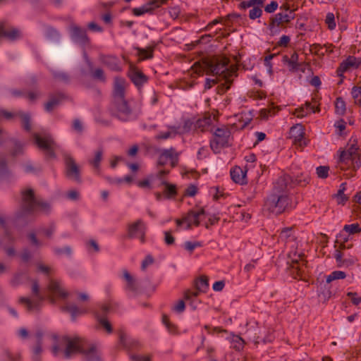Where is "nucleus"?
<instances>
[{"mask_svg":"<svg viewBox=\"0 0 361 361\" xmlns=\"http://www.w3.org/2000/svg\"><path fill=\"white\" fill-rule=\"evenodd\" d=\"M309 175L307 173H302L300 175H298L296 177H295L294 180H293V183H295V184L299 185L300 186H305L309 183Z\"/></svg>","mask_w":361,"mask_h":361,"instance_id":"42","label":"nucleus"},{"mask_svg":"<svg viewBox=\"0 0 361 361\" xmlns=\"http://www.w3.org/2000/svg\"><path fill=\"white\" fill-rule=\"evenodd\" d=\"M161 185L165 186L164 193L166 196V197L170 198L176 195V187L175 185L169 184L164 180L161 181Z\"/></svg>","mask_w":361,"mask_h":361,"instance_id":"37","label":"nucleus"},{"mask_svg":"<svg viewBox=\"0 0 361 361\" xmlns=\"http://www.w3.org/2000/svg\"><path fill=\"white\" fill-rule=\"evenodd\" d=\"M185 302L181 300H179L176 305H174V306L173 307V310L178 312V313H181L183 312L184 310H185Z\"/></svg>","mask_w":361,"mask_h":361,"instance_id":"59","label":"nucleus"},{"mask_svg":"<svg viewBox=\"0 0 361 361\" xmlns=\"http://www.w3.org/2000/svg\"><path fill=\"white\" fill-rule=\"evenodd\" d=\"M32 298L20 297L19 302L25 306L27 312L38 311L44 300V296L39 291V286L37 281L32 286Z\"/></svg>","mask_w":361,"mask_h":361,"instance_id":"8","label":"nucleus"},{"mask_svg":"<svg viewBox=\"0 0 361 361\" xmlns=\"http://www.w3.org/2000/svg\"><path fill=\"white\" fill-rule=\"evenodd\" d=\"M99 60L102 64L108 67L110 70L113 71H121V66L120 60L115 56L108 55H101L99 56Z\"/></svg>","mask_w":361,"mask_h":361,"instance_id":"20","label":"nucleus"},{"mask_svg":"<svg viewBox=\"0 0 361 361\" xmlns=\"http://www.w3.org/2000/svg\"><path fill=\"white\" fill-rule=\"evenodd\" d=\"M70 32L72 39L82 47L88 46L90 39L87 35L86 30L76 25L71 24L70 25Z\"/></svg>","mask_w":361,"mask_h":361,"instance_id":"14","label":"nucleus"},{"mask_svg":"<svg viewBox=\"0 0 361 361\" xmlns=\"http://www.w3.org/2000/svg\"><path fill=\"white\" fill-rule=\"evenodd\" d=\"M18 117L22 119L23 128L25 130L30 131L31 130L30 117L28 114L22 111H18Z\"/></svg>","mask_w":361,"mask_h":361,"instance_id":"41","label":"nucleus"},{"mask_svg":"<svg viewBox=\"0 0 361 361\" xmlns=\"http://www.w3.org/2000/svg\"><path fill=\"white\" fill-rule=\"evenodd\" d=\"M147 226L142 219H137L127 226L128 237L130 239L137 238L140 243H145Z\"/></svg>","mask_w":361,"mask_h":361,"instance_id":"10","label":"nucleus"},{"mask_svg":"<svg viewBox=\"0 0 361 361\" xmlns=\"http://www.w3.org/2000/svg\"><path fill=\"white\" fill-rule=\"evenodd\" d=\"M336 111L339 115H343L345 112V103L341 97H338L335 103Z\"/></svg>","mask_w":361,"mask_h":361,"instance_id":"45","label":"nucleus"},{"mask_svg":"<svg viewBox=\"0 0 361 361\" xmlns=\"http://www.w3.org/2000/svg\"><path fill=\"white\" fill-rule=\"evenodd\" d=\"M180 14V8L178 6H173L170 8L169 9V15L170 16L173 18L176 19L178 18V16Z\"/></svg>","mask_w":361,"mask_h":361,"instance_id":"61","label":"nucleus"},{"mask_svg":"<svg viewBox=\"0 0 361 361\" xmlns=\"http://www.w3.org/2000/svg\"><path fill=\"white\" fill-rule=\"evenodd\" d=\"M49 292V299L54 303L56 298L64 299L68 296V292L66 290L60 281L51 279L48 286Z\"/></svg>","mask_w":361,"mask_h":361,"instance_id":"13","label":"nucleus"},{"mask_svg":"<svg viewBox=\"0 0 361 361\" xmlns=\"http://www.w3.org/2000/svg\"><path fill=\"white\" fill-rule=\"evenodd\" d=\"M346 276V274L344 271H334L331 272L329 276L326 277V283H330L334 280L337 279H345Z\"/></svg>","mask_w":361,"mask_h":361,"instance_id":"43","label":"nucleus"},{"mask_svg":"<svg viewBox=\"0 0 361 361\" xmlns=\"http://www.w3.org/2000/svg\"><path fill=\"white\" fill-rule=\"evenodd\" d=\"M351 94L355 104L361 106V87L354 86L352 88Z\"/></svg>","mask_w":361,"mask_h":361,"instance_id":"44","label":"nucleus"},{"mask_svg":"<svg viewBox=\"0 0 361 361\" xmlns=\"http://www.w3.org/2000/svg\"><path fill=\"white\" fill-rule=\"evenodd\" d=\"M4 233L5 237L11 240L10 233L7 227V222L4 217L0 216V233Z\"/></svg>","mask_w":361,"mask_h":361,"instance_id":"48","label":"nucleus"},{"mask_svg":"<svg viewBox=\"0 0 361 361\" xmlns=\"http://www.w3.org/2000/svg\"><path fill=\"white\" fill-rule=\"evenodd\" d=\"M347 295L350 298L354 305H359L361 302V297L358 296L356 293L349 292Z\"/></svg>","mask_w":361,"mask_h":361,"instance_id":"60","label":"nucleus"},{"mask_svg":"<svg viewBox=\"0 0 361 361\" xmlns=\"http://www.w3.org/2000/svg\"><path fill=\"white\" fill-rule=\"evenodd\" d=\"M114 114L120 120L127 121L137 118L139 111H136L132 102L121 99L113 102Z\"/></svg>","mask_w":361,"mask_h":361,"instance_id":"6","label":"nucleus"},{"mask_svg":"<svg viewBox=\"0 0 361 361\" xmlns=\"http://www.w3.org/2000/svg\"><path fill=\"white\" fill-rule=\"evenodd\" d=\"M132 361H150L151 357L149 355H133L130 357Z\"/></svg>","mask_w":361,"mask_h":361,"instance_id":"64","label":"nucleus"},{"mask_svg":"<svg viewBox=\"0 0 361 361\" xmlns=\"http://www.w3.org/2000/svg\"><path fill=\"white\" fill-rule=\"evenodd\" d=\"M130 79L135 86L140 87L147 82L148 78L141 71L133 70L130 73Z\"/></svg>","mask_w":361,"mask_h":361,"instance_id":"27","label":"nucleus"},{"mask_svg":"<svg viewBox=\"0 0 361 361\" xmlns=\"http://www.w3.org/2000/svg\"><path fill=\"white\" fill-rule=\"evenodd\" d=\"M205 216V211L203 208L197 210H190L184 216V221L187 224L186 228L189 229L192 226H198L202 217Z\"/></svg>","mask_w":361,"mask_h":361,"instance_id":"15","label":"nucleus"},{"mask_svg":"<svg viewBox=\"0 0 361 361\" xmlns=\"http://www.w3.org/2000/svg\"><path fill=\"white\" fill-rule=\"evenodd\" d=\"M329 167L320 166L316 169L317 174L320 178H326L329 175Z\"/></svg>","mask_w":361,"mask_h":361,"instance_id":"49","label":"nucleus"},{"mask_svg":"<svg viewBox=\"0 0 361 361\" xmlns=\"http://www.w3.org/2000/svg\"><path fill=\"white\" fill-rule=\"evenodd\" d=\"M262 13V9L258 7H253L249 12V17L251 19H256L257 18H259Z\"/></svg>","mask_w":361,"mask_h":361,"instance_id":"53","label":"nucleus"},{"mask_svg":"<svg viewBox=\"0 0 361 361\" xmlns=\"http://www.w3.org/2000/svg\"><path fill=\"white\" fill-rule=\"evenodd\" d=\"M295 10H291L288 13H279L276 14L271 18L269 28L271 31H274L276 27H279L285 23H289L295 18Z\"/></svg>","mask_w":361,"mask_h":361,"instance_id":"16","label":"nucleus"},{"mask_svg":"<svg viewBox=\"0 0 361 361\" xmlns=\"http://www.w3.org/2000/svg\"><path fill=\"white\" fill-rule=\"evenodd\" d=\"M54 232H55V226L54 224H51L47 227H44L39 230V233L40 234L44 235L47 238H51Z\"/></svg>","mask_w":361,"mask_h":361,"instance_id":"46","label":"nucleus"},{"mask_svg":"<svg viewBox=\"0 0 361 361\" xmlns=\"http://www.w3.org/2000/svg\"><path fill=\"white\" fill-rule=\"evenodd\" d=\"M50 209L51 207L48 202L35 197L33 190L27 189L22 192V204L18 214L19 218L33 215L37 212L47 214L50 212Z\"/></svg>","mask_w":361,"mask_h":361,"instance_id":"4","label":"nucleus"},{"mask_svg":"<svg viewBox=\"0 0 361 361\" xmlns=\"http://www.w3.org/2000/svg\"><path fill=\"white\" fill-rule=\"evenodd\" d=\"M154 262V259L151 255H147L142 262L141 268L145 270L149 265Z\"/></svg>","mask_w":361,"mask_h":361,"instance_id":"62","label":"nucleus"},{"mask_svg":"<svg viewBox=\"0 0 361 361\" xmlns=\"http://www.w3.org/2000/svg\"><path fill=\"white\" fill-rule=\"evenodd\" d=\"M213 136V139L210 141V147L214 153H219L222 148L231 145V133L228 127L217 128Z\"/></svg>","mask_w":361,"mask_h":361,"instance_id":"7","label":"nucleus"},{"mask_svg":"<svg viewBox=\"0 0 361 361\" xmlns=\"http://www.w3.org/2000/svg\"><path fill=\"white\" fill-rule=\"evenodd\" d=\"M123 278L126 281V290L135 293L137 290L136 280L126 269L123 271Z\"/></svg>","mask_w":361,"mask_h":361,"instance_id":"31","label":"nucleus"},{"mask_svg":"<svg viewBox=\"0 0 361 361\" xmlns=\"http://www.w3.org/2000/svg\"><path fill=\"white\" fill-rule=\"evenodd\" d=\"M126 81L121 78H116L114 81V101L124 99Z\"/></svg>","mask_w":361,"mask_h":361,"instance_id":"24","label":"nucleus"},{"mask_svg":"<svg viewBox=\"0 0 361 361\" xmlns=\"http://www.w3.org/2000/svg\"><path fill=\"white\" fill-rule=\"evenodd\" d=\"M92 76L94 79L98 80L102 82H104L106 80L104 72L102 68L95 69L92 72Z\"/></svg>","mask_w":361,"mask_h":361,"instance_id":"50","label":"nucleus"},{"mask_svg":"<svg viewBox=\"0 0 361 361\" xmlns=\"http://www.w3.org/2000/svg\"><path fill=\"white\" fill-rule=\"evenodd\" d=\"M1 37L13 41L20 37V32L8 23L2 22L0 23V38Z\"/></svg>","mask_w":361,"mask_h":361,"instance_id":"17","label":"nucleus"},{"mask_svg":"<svg viewBox=\"0 0 361 361\" xmlns=\"http://www.w3.org/2000/svg\"><path fill=\"white\" fill-rule=\"evenodd\" d=\"M164 242H165V243L166 245H173L174 243V242H175V238L172 235L171 232L169 231H164Z\"/></svg>","mask_w":361,"mask_h":361,"instance_id":"57","label":"nucleus"},{"mask_svg":"<svg viewBox=\"0 0 361 361\" xmlns=\"http://www.w3.org/2000/svg\"><path fill=\"white\" fill-rule=\"evenodd\" d=\"M290 137L293 139L294 143L302 147L306 145L304 139L305 132L302 126L297 125L290 128Z\"/></svg>","mask_w":361,"mask_h":361,"instance_id":"22","label":"nucleus"},{"mask_svg":"<svg viewBox=\"0 0 361 361\" xmlns=\"http://www.w3.org/2000/svg\"><path fill=\"white\" fill-rule=\"evenodd\" d=\"M305 262L293 260L290 267V273L294 279L301 278L305 270Z\"/></svg>","mask_w":361,"mask_h":361,"instance_id":"25","label":"nucleus"},{"mask_svg":"<svg viewBox=\"0 0 361 361\" xmlns=\"http://www.w3.org/2000/svg\"><path fill=\"white\" fill-rule=\"evenodd\" d=\"M293 179L288 175H284L278 178L274 184L272 193L287 194L289 188L292 187Z\"/></svg>","mask_w":361,"mask_h":361,"instance_id":"19","label":"nucleus"},{"mask_svg":"<svg viewBox=\"0 0 361 361\" xmlns=\"http://www.w3.org/2000/svg\"><path fill=\"white\" fill-rule=\"evenodd\" d=\"M97 318L98 323L101 327L106 331L107 333L110 334L112 332V326L110 322L103 316L97 314Z\"/></svg>","mask_w":361,"mask_h":361,"instance_id":"38","label":"nucleus"},{"mask_svg":"<svg viewBox=\"0 0 361 361\" xmlns=\"http://www.w3.org/2000/svg\"><path fill=\"white\" fill-rule=\"evenodd\" d=\"M361 63V60L355 56H350L343 61L337 69V73L341 76L344 72L350 68H357Z\"/></svg>","mask_w":361,"mask_h":361,"instance_id":"21","label":"nucleus"},{"mask_svg":"<svg viewBox=\"0 0 361 361\" xmlns=\"http://www.w3.org/2000/svg\"><path fill=\"white\" fill-rule=\"evenodd\" d=\"M283 61L286 63H287L289 66V70L293 72H295L299 70V66H301V64L299 63H291L290 61L288 59V57L287 56H283Z\"/></svg>","mask_w":361,"mask_h":361,"instance_id":"52","label":"nucleus"},{"mask_svg":"<svg viewBox=\"0 0 361 361\" xmlns=\"http://www.w3.org/2000/svg\"><path fill=\"white\" fill-rule=\"evenodd\" d=\"M167 0H152L144 4L141 7L134 8L132 10L133 15L140 16L145 13L152 12L155 8H158L166 3Z\"/></svg>","mask_w":361,"mask_h":361,"instance_id":"18","label":"nucleus"},{"mask_svg":"<svg viewBox=\"0 0 361 361\" xmlns=\"http://www.w3.org/2000/svg\"><path fill=\"white\" fill-rule=\"evenodd\" d=\"M316 111H319V109L317 107V109H315L314 105L310 102H306L304 106L295 109V114L297 117H303L311 112L314 113Z\"/></svg>","mask_w":361,"mask_h":361,"instance_id":"30","label":"nucleus"},{"mask_svg":"<svg viewBox=\"0 0 361 361\" xmlns=\"http://www.w3.org/2000/svg\"><path fill=\"white\" fill-rule=\"evenodd\" d=\"M53 341L52 355L60 359L68 360L81 353L85 361H102L99 352L94 344L80 337L49 336Z\"/></svg>","mask_w":361,"mask_h":361,"instance_id":"1","label":"nucleus"},{"mask_svg":"<svg viewBox=\"0 0 361 361\" xmlns=\"http://www.w3.org/2000/svg\"><path fill=\"white\" fill-rule=\"evenodd\" d=\"M62 310L70 313L73 320L75 319L77 317L87 312L85 309L80 308L75 305H66L62 307Z\"/></svg>","mask_w":361,"mask_h":361,"instance_id":"33","label":"nucleus"},{"mask_svg":"<svg viewBox=\"0 0 361 361\" xmlns=\"http://www.w3.org/2000/svg\"><path fill=\"white\" fill-rule=\"evenodd\" d=\"M325 21L328 25L329 29L332 30L336 27L335 17L334 13H328L326 14Z\"/></svg>","mask_w":361,"mask_h":361,"instance_id":"51","label":"nucleus"},{"mask_svg":"<svg viewBox=\"0 0 361 361\" xmlns=\"http://www.w3.org/2000/svg\"><path fill=\"white\" fill-rule=\"evenodd\" d=\"M137 49L141 59H148L153 57L154 47H149L146 49L137 48Z\"/></svg>","mask_w":361,"mask_h":361,"instance_id":"39","label":"nucleus"},{"mask_svg":"<svg viewBox=\"0 0 361 361\" xmlns=\"http://www.w3.org/2000/svg\"><path fill=\"white\" fill-rule=\"evenodd\" d=\"M178 134V128L176 126H169L166 132H159L156 136L155 139L159 140H167L169 138H173Z\"/></svg>","mask_w":361,"mask_h":361,"instance_id":"34","label":"nucleus"},{"mask_svg":"<svg viewBox=\"0 0 361 361\" xmlns=\"http://www.w3.org/2000/svg\"><path fill=\"white\" fill-rule=\"evenodd\" d=\"M23 145L18 142H13V149L11 154L13 156H17L23 153Z\"/></svg>","mask_w":361,"mask_h":361,"instance_id":"54","label":"nucleus"},{"mask_svg":"<svg viewBox=\"0 0 361 361\" xmlns=\"http://www.w3.org/2000/svg\"><path fill=\"white\" fill-rule=\"evenodd\" d=\"M200 293H202V291H199V290H197V289H196L194 291L187 290L184 293V298L186 300H191L192 298L197 297L199 295Z\"/></svg>","mask_w":361,"mask_h":361,"instance_id":"55","label":"nucleus"},{"mask_svg":"<svg viewBox=\"0 0 361 361\" xmlns=\"http://www.w3.org/2000/svg\"><path fill=\"white\" fill-rule=\"evenodd\" d=\"M348 234L345 233L343 231H342L336 237V243L338 242H343V243H348L349 238Z\"/></svg>","mask_w":361,"mask_h":361,"instance_id":"63","label":"nucleus"},{"mask_svg":"<svg viewBox=\"0 0 361 361\" xmlns=\"http://www.w3.org/2000/svg\"><path fill=\"white\" fill-rule=\"evenodd\" d=\"M50 335H55V334H52V333L44 334V331L41 329H39L36 331V333L35 334V344L32 347V350L33 361H40V356L42 353V341H43L44 338L50 340V341L51 342V347L50 349L51 350V348L53 347L54 342L51 340V338H50V336H49ZM57 336H59L57 335Z\"/></svg>","mask_w":361,"mask_h":361,"instance_id":"11","label":"nucleus"},{"mask_svg":"<svg viewBox=\"0 0 361 361\" xmlns=\"http://www.w3.org/2000/svg\"><path fill=\"white\" fill-rule=\"evenodd\" d=\"M161 159H166L170 160L171 167H175L178 161V154L175 149L171 147L170 149H163L160 154Z\"/></svg>","mask_w":361,"mask_h":361,"instance_id":"26","label":"nucleus"},{"mask_svg":"<svg viewBox=\"0 0 361 361\" xmlns=\"http://www.w3.org/2000/svg\"><path fill=\"white\" fill-rule=\"evenodd\" d=\"M356 140H350L343 149H339L337 168L341 171L350 170L345 176L353 177L355 172L361 166V154L359 152Z\"/></svg>","mask_w":361,"mask_h":361,"instance_id":"3","label":"nucleus"},{"mask_svg":"<svg viewBox=\"0 0 361 361\" xmlns=\"http://www.w3.org/2000/svg\"><path fill=\"white\" fill-rule=\"evenodd\" d=\"M39 95L40 93L37 90L25 92V98H27L30 102H35L39 98Z\"/></svg>","mask_w":361,"mask_h":361,"instance_id":"56","label":"nucleus"},{"mask_svg":"<svg viewBox=\"0 0 361 361\" xmlns=\"http://www.w3.org/2000/svg\"><path fill=\"white\" fill-rule=\"evenodd\" d=\"M290 204L288 194L271 193L264 203L263 210L274 215H279L284 212Z\"/></svg>","mask_w":361,"mask_h":361,"instance_id":"5","label":"nucleus"},{"mask_svg":"<svg viewBox=\"0 0 361 361\" xmlns=\"http://www.w3.org/2000/svg\"><path fill=\"white\" fill-rule=\"evenodd\" d=\"M64 159L66 176L71 180L80 183V170L73 158L68 154H66Z\"/></svg>","mask_w":361,"mask_h":361,"instance_id":"12","label":"nucleus"},{"mask_svg":"<svg viewBox=\"0 0 361 361\" xmlns=\"http://www.w3.org/2000/svg\"><path fill=\"white\" fill-rule=\"evenodd\" d=\"M231 346L236 350H242L245 345L243 339L237 335H233L230 338Z\"/></svg>","mask_w":361,"mask_h":361,"instance_id":"35","label":"nucleus"},{"mask_svg":"<svg viewBox=\"0 0 361 361\" xmlns=\"http://www.w3.org/2000/svg\"><path fill=\"white\" fill-rule=\"evenodd\" d=\"M343 231L348 233V235H353L361 232V228L358 224H352L350 225H345Z\"/></svg>","mask_w":361,"mask_h":361,"instance_id":"40","label":"nucleus"},{"mask_svg":"<svg viewBox=\"0 0 361 361\" xmlns=\"http://www.w3.org/2000/svg\"><path fill=\"white\" fill-rule=\"evenodd\" d=\"M63 95L59 93L50 97L49 100L45 104V110L48 112L51 111L63 100Z\"/></svg>","mask_w":361,"mask_h":361,"instance_id":"32","label":"nucleus"},{"mask_svg":"<svg viewBox=\"0 0 361 361\" xmlns=\"http://www.w3.org/2000/svg\"><path fill=\"white\" fill-rule=\"evenodd\" d=\"M104 150L102 148L97 149L92 155V157L88 159L89 164L95 169L99 170L100 163L103 159Z\"/></svg>","mask_w":361,"mask_h":361,"instance_id":"29","label":"nucleus"},{"mask_svg":"<svg viewBox=\"0 0 361 361\" xmlns=\"http://www.w3.org/2000/svg\"><path fill=\"white\" fill-rule=\"evenodd\" d=\"M209 279L206 276H202L199 279L195 281V288L205 293L209 287Z\"/></svg>","mask_w":361,"mask_h":361,"instance_id":"36","label":"nucleus"},{"mask_svg":"<svg viewBox=\"0 0 361 361\" xmlns=\"http://www.w3.org/2000/svg\"><path fill=\"white\" fill-rule=\"evenodd\" d=\"M32 137L37 147L45 152V155L47 158H55L54 150L57 146L49 134L44 133L41 135L39 133H33Z\"/></svg>","mask_w":361,"mask_h":361,"instance_id":"9","label":"nucleus"},{"mask_svg":"<svg viewBox=\"0 0 361 361\" xmlns=\"http://www.w3.org/2000/svg\"><path fill=\"white\" fill-rule=\"evenodd\" d=\"M229 59L224 56H213L205 58L201 61L195 62L191 68L198 75H202L204 72L207 74H212L221 76L224 82L218 87V93L224 94L231 87L232 81L230 80L236 71L235 67H228Z\"/></svg>","mask_w":361,"mask_h":361,"instance_id":"2","label":"nucleus"},{"mask_svg":"<svg viewBox=\"0 0 361 361\" xmlns=\"http://www.w3.org/2000/svg\"><path fill=\"white\" fill-rule=\"evenodd\" d=\"M245 176L246 172L244 171L240 167L236 166L231 171V178L236 183H245Z\"/></svg>","mask_w":361,"mask_h":361,"instance_id":"28","label":"nucleus"},{"mask_svg":"<svg viewBox=\"0 0 361 361\" xmlns=\"http://www.w3.org/2000/svg\"><path fill=\"white\" fill-rule=\"evenodd\" d=\"M334 47L331 44H326L324 45H321L319 44H313L310 46V51L312 54L322 58L326 53H332L334 51Z\"/></svg>","mask_w":361,"mask_h":361,"instance_id":"23","label":"nucleus"},{"mask_svg":"<svg viewBox=\"0 0 361 361\" xmlns=\"http://www.w3.org/2000/svg\"><path fill=\"white\" fill-rule=\"evenodd\" d=\"M202 246V243L200 241H186L184 243V248L188 251L190 253H192L193 250L197 247H200Z\"/></svg>","mask_w":361,"mask_h":361,"instance_id":"47","label":"nucleus"},{"mask_svg":"<svg viewBox=\"0 0 361 361\" xmlns=\"http://www.w3.org/2000/svg\"><path fill=\"white\" fill-rule=\"evenodd\" d=\"M278 6V3L276 1H272L264 7V11L269 13H273L277 9Z\"/></svg>","mask_w":361,"mask_h":361,"instance_id":"58","label":"nucleus"}]
</instances>
